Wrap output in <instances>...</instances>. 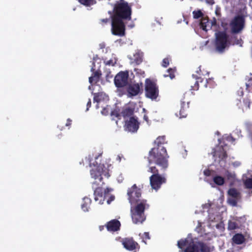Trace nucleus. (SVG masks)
Instances as JSON below:
<instances>
[{"instance_id":"nucleus-34","label":"nucleus","mask_w":252,"mask_h":252,"mask_svg":"<svg viewBox=\"0 0 252 252\" xmlns=\"http://www.w3.org/2000/svg\"><path fill=\"white\" fill-rule=\"evenodd\" d=\"M175 69L170 68L167 70V74H164L163 76L164 77H169L170 79H172L175 78Z\"/></svg>"},{"instance_id":"nucleus-46","label":"nucleus","mask_w":252,"mask_h":252,"mask_svg":"<svg viewBox=\"0 0 252 252\" xmlns=\"http://www.w3.org/2000/svg\"><path fill=\"white\" fill-rule=\"evenodd\" d=\"M111 115L114 116L117 118H120L121 116L120 114L117 111L115 110L111 112Z\"/></svg>"},{"instance_id":"nucleus-18","label":"nucleus","mask_w":252,"mask_h":252,"mask_svg":"<svg viewBox=\"0 0 252 252\" xmlns=\"http://www.w3.org/2000/svg\"><path fill=\"white\" fill-rule=\"evenodd\" d=\"M120 222L117 220H112L108 222L106 225L107 229L109 231L115 232L120 229Z\"/></svg>"},{"instance_id":"nucleus-16","label":"nucleus","mask_w":252,"mask_h":252,"mask_svg":"<svg viewBox=\"0 0 252 252\" xmlns=\"http://www.w3.org/2000/svg\"><path fill=\"white\" fill-rule=\"evenodd\" d=\"M122 244L124 247L129 251L135 250L139 248L138 244L132 238H126L123 240Z\"/></svg>"},{"instance_id":"nucleus-9","label":"nucleus","mask_w":252,"mask_h":252,"mask_svg":"<svg viewBox=\"0 0 252 252\" xmlns=\"http://www.w3.org/2000/svg\"><path fill=\"white\" fill-rule=\"evenodd\" d=\"M245 20L242 15L236 16L229 24L230 33H239L242 32L245 27Z\"/></svg>"},{"instance_id":"nucleus-19","label":"nucleus","mask_w":252,"mask_h":252,"mask_svg":"<svg viewBox=\"0 0 252 252\" xmlns=\"http://www.w3.org/2000/svg\"><path fill=\"white\" fill-rule=\"evenodd\" d=\"M140 91V86L139 84H133L129 85L127 91L128 96H133L137 95Z\"/></svg>"},{"instance_id":"nucleus-47","label":"nucleus","mask_w":252,"mask_h":252,"mask_svg":"<svg viewBox=\"0 0 252 252\" xmlns=\"http://www.w3.org/2000/svg\"><path fill=\"white\" fill-rule=\"evenodd\" d=\"M212 27L217 25V20L215 18H214L213 20L210 21Z\"/></svg>"},{"instance_id":"nucleus-51","label":"nucleus","mask_w":252,"mask_h":252,"mask_svg":"<svg viewBox=\"0 0 252 252\" xmlns=\"http://www.w3.org/2000/svg\"><path fill=\"white\" fill-rule=\"evenodd\" d=\"M215 13L217 16H220V9H217L215 11Z\"/></svg>"},{"instance_id":"nucleus-53","label":"nucleus","mask_w":252,"mask_h":252,"mask_svg":"<svg viewBox=\"0 0 252 252\" xmlns=\"http://www.w3.org/2000/svg\"><path fill=\"white\" fill-rule=\"evenodd\" d=\"M228 139L231 141L232 142H234L235 141V138H234L232 136H230L229 137H228Z\"/></svg>"},{"instance_id":"nucleus-25","label":"nucleus","mask_w":252,"mask_h":252,"mask_svg":"<svg viewBox=\"0 0 252 252\" xmlns=\"http://www.w3.org/2000/svg\"><path fill=\"white\" fill-rule=\"evenodd\" d=\"M245 240V237L242 234L237 233L232 237L233 242L237 245L243 244Z\"/></svg>"},{"instance_id":"nucleus-60","label":"nucleus","mask_w":252,"mask_h":252,"mask_svg":"<svg viewBox=\"0 0 252 252\" xmlns=\"http://www.w3.org/2000/svg\"><path fill=\"white\" fill-rule=\"evenodd\" d=\"M108 13L110 15H112V12L111 11H108Z\"/></svg>"},{"instance_id":"nucleus-52","label":"nucleus","mask_w":252,"mask_h":252,"mask_svg":"<svg viewBox=\"0 0 252 252\" xmlns=\"http://www.w3.org/2000/svg\"><path fill=\"white\" fill-rule=\"evenodd\" d=\"M207 29H211L212 28L211 24L210 23V21L208 20V23L207 24Z\"/></svg>"},{"instance_id":"nucleus-35","label":"nucleus","mask_w":252,"mask_h":252,"mask_svg":"<svg viewBox=\"0 0 252 252\" xmlns=\"http://www.w3.org/2000/svg\"><path fill=\"white\" fill-rule=\"evenodd\" d=\"M79 2L85 6H89L96 3L94 0H78Z\"/></svg>"},{"instance_id":"nucleus-31","label":"nucleus","mask_w":252,"mask_h":252,"mask_svg":"<svg viewBox=\"0 0 252 252\" xmlns=\"http://www.w3.org/2000/svg\"><path fill=\"white\" fill-rule=\"evenodd\" d=\"M213 181L218 186H222L224 183V179L220 176H216L213 178Z\"/></svg>"},{"instance_id":"nucleus-30","label":"nucleus","mask_w":252,"mask_h":252,"mask_svg":"<svg viewBox=\"0 0 252 252\" xmlns=\"http://www.w3.org/2000/svg\"><path fill=\"white\" fill-rule=\"evenodd\" d=\"M208 20L209 19L208 18L202 17L200 22V28L205 32L209 30V29H207V24L208 23Z\"/></svg>"},{"instance_id":"nucleus-27","label":"nucleus","mask_w":252,"mask_h":252,"mask_svg":"<svg viewBox=\"0 0 252 252\" xmlns=\"http://www.w3.org/2000/svg\"><path fill=\"white\" fill-rule=\"evenodd\" d=\"M83 201L84 203L81 205L82 209L84 211L87 212L89 210V208L92 200L90 198L85 197L83 199Z\"/></svg>"},{"instance_id":"nucleus-40","label":"nucleus","mask_w":252,"mask_h":252,"mask_svg":"<svg viewBox=\"0 0 252 252\" xmlns=\"http://www.w3.org/2000/svg\"><path fill=\"white\" fill-rule=\"evenodd\" d=\"M225 175L228 180H233L235 178V175L228 171H226Z\"/></svg>"},{"instance_id":"nucleus-5","label":"nucleus","mask_w":252,"mask_h":252,"mask_svg":"<svg viewBox=\"0 0 252 252\" xmlns=\"http://www.w3.org/2000/svg\"><path fill=\"white\" fill-rule=\"evenodd\" d=\"M149 208V205L146 199H142L137 204L131 205L130 212L133 222L135 224L142 223L146 220L144 211Z\"/></svg>"},{"instance_id":"nucleus-61","label":"nucleus","mask_w":252,"mask_h":252,"mask_svg":"<svg viewBox=\"0 0 252 252\" xmlns=\"http://www.w3.org/2000/svg\"><path fill=\"white\" fill-rule=\"evenodd\" d=\"M91 71H94V68H93V67H92V68H91Z\"/></svg>"},{"instance_id":"nucleus-33","label":"nucleus","mask_w":252,"mask_h":252,"mask_svg":"<svg viewBox=\"0 0 252 252\" xmlns=\"http://www.w3.org/2000/svg\"><path fill=\"white\" fill-rule=\"evenodd\" d=\"M133 56V63L138 65L142 62V58L139 53H136Z\"/></svg>"},{"instance_id":"nucleus-39","label":"nucleus","mask_w":252,"mask_h":252,"mask_svg":"<svg viewBox=\"0 0 252 252\" xmlns=\"http://www.w3.org/2000/svg\"><path fill=\"white\" fill-rule=\"evenodd\" d=\"M141 238L142 239V241L146 244V241L150 239L149 233L147 232H144L141 236Z\"/></svg>"},{"instance_id":"nucleus-37","label":"nucleus","mask_w":252,"mask_h":252,"mask_svg":"<svg viewBox=\"0 0 252 252\" xmlns=\"http://www.w3.org/2000/svg\"><path fill=\"white\" fill-rule=\"evenodd\" d=\"M192 14L194 19H198L201 17L202 18L203 16V14L200 10L193 11L192 12Z\"/></svg>"},{"instance_id":"nucleus-14","label":"nucleus","mask_w":252,"mask_h":252,"mask_svg":"<svg viewBox=\"0 0 252 252\" xmlns=\"http://www.w3.org/2000/svg\"><path fill=\"white\" fill-rule=\"evenodd\" d=\"M140 123L138 121L137 118L131 117L129 120L125 122V129L126 131L134 133L137 132L139 129Z\"/></svg>"},{"instance_id":"nucleus-44","label":"nucleus","mask_w":252,"mask_h":252,"mask_svg":"<svg viewBox=\"0 0 252 252\" xmlns=\"http://www.w3.org/2000/svg\"><path fill=\"white\" fill-rule=\"evenodd\" d=\"M110 21L109 18H105V19H101L100 20L99 23L102 25H104L105 24H106L109 21Z\"/></svg>"},{"instance_id":"nucleus-58","label":"nucleus","mask_w":252,"mask_h":252,"mask_svg":"<svg viewBox=\"0 0 252 252\" xmlns=\"http://www.w3.org/2000/svg\"><path fill=\"white\" fill-rule=\"evenodd\" d=\"M105 193H106L107 192H108L109 191V189L108 188H107L105 190Z\"/></svg>"},{"instance_id":"nucleus-23","label":"nucleus","mask_w":252,"mask_h":252,"mask_svg":"<svg viewBox=\"0 0 252 252\" xmlns=\"http://www.w3.org/2000/svg\"><path fill=\"white\" fill-rule=\"evenodd\" d=\"M165 140V137L164 136H159L155 141V143L157 145L156 147L154 148H157L159 150V153H160L162 148L166 149L164 147L161 145L164 144Z\"/></svg>"},{"instance_id":"nucleus-15","label":"nucleus","mask_w":252,"mask_h":252,"mask_svg":"<svg viewBox=\"0 0 252 252\" xmlns=\"http://www.w3.org/2000/svg\"><path fill=\"white\" fill-rule=\"evenodd\" d=\"M128 73L127 71H120L115 77L114 83L117 88L126 86L127 84Z\"/></svg>"},{"instance_id":"nucleus-57","label":"nucleus","mask_w":252,"mask_h":252,"mask_svg":"<svg viewBox=\"0 0 252 252\" xmlns=\"http://www.w3.org/2000/svg\"><path fill=\"white\" fill-rule=\"evenodd\" d=\"M208 2L209 3H210V4H213V3H214V0H210V1H208Z\"/></svg>"},{"instance_id":"nucleus-43","label":"nucleus","mask_w":252,"mask_h":252,"mask_svg":"<svg viewBox=\"0 0 252 252\" xmlns=\"http://www.w3.org/2000/svg\"><path fill=\"white\" fill-rule=\"evenodd\" d=\"M213 172V170H210L209 169H207L204 171L203 173L205 176L209 177L211 175Z\"/></svg>"},{"instance_id":"nucleus-55","label":"nucleus","mask_w":252,"mask_h":252,"mask_svg":"<svg viewBox=\"0 0 252 252\" xmlns=\"http://www.w3.org/2000/svg\"><path fill=\"white\" fill-rule=\"evenodd\" d=\"M144 119L146 121L148 122V116H147V115H145L144 116Z\"/></svg>"},{"instance_id":"nucleus-56","label":"nucleus","mask_w":252,"mask_h":252,"mask_svg":"<svg viewBox=\"0 0 252 252\" xmlns=\"http://www.w3.org/2000/svg\"><path fill=\"white\" fill-rule=\"evenodd\" d=\"M117 160H118L119 161H120L121 160V157L120 156H118L117 157Z\"/></svg>"},{"instance_id":"nucleus-36","label":"nucleus","mask_w":252,"mask_h":252,"mask_svg":"<svg viewBox=\"0 0 252 252\" xmlns=\"http://www.w3.org/2000/svg\"><path fill=\"white\" fill-rule=\"evenodd\" d=\"M238 228V225L236 221L229 220L228 223V229L230 230H235Z\"/></svg>"},{"instance_id":"nucleus-4","label":"nucleus","mask_w":252,"mask_h":252,"mask_svg":"<svg viewBox=\"0 0 252 252\" xmlns=\"http://www.w3.org/2000/svg\"><path fill=\"white\" fill-rule=\"evenodd\" d=\"M196 72L197 75L192 74V78L189 79V82L191 90H197L199 89V83L202 84L205 88H207L208 86L211 88L213 86L210 85V84L214 83L212 79L210 78L208 79H206L204 81V79L202 78V76L209 74V72L204 68H202V66L200 65L198 67Z\"/></svg>"},{"instance_id":"nucleus-2","label":"nucleus","mask_w":252,"mask_h":252,"mask_svg":"<svg viewBox=\"0 0 252 252\" xmlns=\"http://www.w3.org/2000/svg\"><path fill=\"white\" fill-rule=\"evenodd\" d=\"M177 245L181 249L187 247L185 252H211V248L208 245L202 241L194 243L192 239H182L178 241Z\"/></svg>"},{"instance_id":"nucleus-11","label":"nucleus","mask_w":252,"mask_h":252,"mask_svg":"<svg viewBox=\"0 0 252 252\" xmlns=\"http://www.w3.org/2000/svg\"><path fill=\"white\" fill-rule=\"evenodd\" d=\"M127 194L131 205L137 204L142 201V200L140 199L141 196V190L140 189L137 187L136 184H134L127 189Z\"/></svg>"},{"instance_id":"nucleus-48","label":"nucleus","mask_w":252,"mask_h":252,"mask_svg":"<svg viewBox=\"0 0 252 252\" xmlns=\"http://www.w3.org/2000/svg\"><path fill=\"white\" fill-rule=\"evenodd\" d=\"M72 120L69 118L67 119L65 126H69L71 125Z\"/></svg>"},{"instance_id":"nucleus-12","label":"nucleus","mask_w":252,"mask_h":252,"mask_svg":"<svg viewBox=\"0 0 252 252\" xmlns=\"http://www.w3.org/2000/svg\"><path fill=\"white\" fill-rule=\"evenodd\" d=\"M151 170L153 175L150 177V184L152 189L158 190L162 184L166 182V179L164 177L158 174L157 170H154L155 168H152Z\"/></svg>"},{"instance_id":"nucleus-50","label":"nucleus","mask_w":252,"mask_h":252,"mask_svg":"<svg viewBox=\"0 0 252 252\" xmlns=\"http://www.w3.org/2000/svg\"><path fill=\"white\" fill-rule=\"evenodd\" d=\"M115 199V197L114 196H111L109 199H108L107 202V203L108 204H110L111 203V202L113 200H114Z\"/></svg>"},{"instance_id":"nucleus-24","label":"nucleus","mask_w":252,"mask_h":252,"mask_svg":"<svg viewBox=\"0 0 252 252\" xmlns=\"http://www.w3.org/2000/svg\"><path fill=\"white\" fill-rule=\"evenodd\" d=\"M213 156H218L221 160L225 159L227 157L226 152L223 148H220L219 151H214Z\"/></svg>"},{"instance_id":"nucleus-42","label":"nucleus","mask_w":252,"mask_h":252,"mask_svg":"<svg viewBox=\"0 0 252 252\" xmlns=\"http://www.w3.org/2000/svg\"><path fill=\"white\" fill-rule=\"evenodd\" d=\"M104 62L106 65L111 66H114L116 63V61L112 59L109 60L108 61H105Z\"/></svg>"},{"instance_id":"nucleus-62","label":"nucleus","mask_w":252,"mask_h":252,"mask_svg":"<svg viewBox=\"0 0 252 252\" xmlns=\"http://www.w3.org/2000/svg\"><path fill=\"white\" fill-rule=\"evenodd\" d=\"M138 70V69H135V71H137Z\"/></svg>"},{"instance_id":"nucleus-22","label":"nucleus","mask_w":252,"mask_h":252,"mask_svg":"<svg viewBox=\"0 0 252 252\" xmlns=\"http://www.w3.org/2000/svg\"><path fill=\"white\" fill-rule=\"evenodd\" d=\"M101 75V71L100 70H97L94 72L92 76L89 77L90 83L93 84L97 83L99 81Z\"/></svg>"},{"instance_id":"nucleus-13","label":"nucleus","mask_w":252,"mask_h":252,"mask_svg":"<svg viewBox=\"0 0 252 252\" xmlns=\"http://www.w3.org/2000/svg\"><path fill=\"white\" fill-rule=\"evenodd\" d=\"M104 184L103 182L100 185L97 184L96 181L93 183V188L94 189V200L95 201H98L99 204H102L105 200V196L103 193L102 185Z\"/></svg>"},{"instance_id":"nucleus-17","label":"nucleus","mask_w":252,"mask_h":252,"mask_svg":"<svg viewBox=\"0 0 252 252\" xmlns=\"http://www.w3.org/2000/svg\"><path fill=\"white\" fill-rule=\"evenodd\" d=\"M230 35H228V43L229 46L232 45H239L241 47L242 46L243 41L241 36H238L237 33H230Z\"/></svg>"},{"instance_id":"nucleus-3","label":"nucleus","mask_w":252,"mask_h":252,"mask_svg":"<svg viewBox=\"0 0 252 252\" xmlns=\"http://www.w3.org/2000/svg\"><path fill=\"white\" fill-rule=\"evenodd\" d=\"M131 7L128 3L124 0H120L115 3L111 17L128 21L131 20Z\"/></svg>"},{"instance_id":"nucleus-32","label":"nucleus","mask_w":252,"mask_h":252,"mask_svg":"<svg viewBox=\"0 0 252 252\" xmlns=\"http://www.w3.org/2000/svg\"><path fill=\"white\" fill-rule=\"evenodd\" d=\"M103 99V94L102 93H97L94 94V102H99Z\"/></svg>"},{"instance_id":"nucleus-1","label":"nucleus","mask_w":252,"mask_h":252,"mask_svg":"<svg viewBox=\"0 0 252 252\" xmlns=\"http://www.w3.org/2000/svg\"><path fill=\"white\" fill-rule=\"evenodd\" d=\"M167 155L166 150L161 149L160 153L157 148H152L149 153L148 159L149 164L155 163L156 166H151L148 171L152 173V168H155V171L157 170L158 174L163 172L168 166L167 160L166 158Z\"/></svg>"},{"instance_id":"nucleus-26","label":"nucleus","mask_w":252,"mask_h":252,"mask_svg":"<svg viewBox=\"0 0 252 252\" xmlns=\"http://www.w3.org/2000/svg\"><path fill=\"white\" fill-rule=\"evenodd\" d=\"M134 113V108H131L130 107H126L124 108L121 114L123 117H131V116Z\"/></svg>"},{"instance_id":"nucleus-29","label":"nucleus","mask_w":252,"mask_h":252,"mask_svg":"<svg viewBox=\"0 0 252 252\" xmlns=\"http://www.w3.org/2000/svg\"><path fill=\"white\" fill-rule=\"evenodd\" d=\"M228 194L229 196L235 199H238L240 196V193L235 188H231L228 191Z\"/></svg>"},{"instance_id":"nucleus-21","label":"nucleus","mask_w":252,"mask_h":252,"mask_svg":"<svg viewBox=\"0 0 252 252\" xmlns=\"http://www.w3.org/2000/svg\"><path fill=\"white\" fill-rule=\"evenodd\" d=\"M252 102L250 99V96L249 95H246V97L243 99V104H241V102L240 100H239L237 103V105L240 108H242L244 109V108L246 109H250V105Z\"/></svg>"},{"instance_id":"nucleus-20","label":"nucleus","mask_w":252,"mask_h":252,"mask_svg":"<svg viewBox=\"0 0 252 252\" xmlns=\"http://www.w3.org/2000/svg\"><path fill=\"white\" fill-rule=\"evenodd\" d=\"M189 108V102L186 103L185 101H182L181 103V108L179 112L176 114L177 116L179 117L180 118H185L187 116L188 110Z\"/></svg>"},{"instance_id":"nucleus-7","label":"nucleus","mask_w":252,"mask_h":252,"mask_svg":"<svg viewBox=\"0 0 252 252\" xmlns=\"http://www.w3.org/2000/svg\"><path fill=\"white\" fill-rule=\"evenodd\" d=\"M145 94L147 98H150L152 100H157L159 95V90L158 85L155 81L150 79H146Z\"/></svg>"},{"instance_id":"nucleus-45","label":"nucleus","mask_w":252,"mask_h":252,"mask_svg":"<svg viewBox=\"0 0 252 252\" xmlns=\"http://www.w3.org/2000/svg\"><path fill=\"white\" fill-rule=\"evenodd\" d=\"M237 94L240 96H242L244 95V91L243 89L242 88H240L237 91Z\"/></svg>"},{"instance_id":"nucleus-6","label":"nucleus","mask_w":252,"mask_h":252,"mask_svg":"<svg viewBox=\"0 0 252 252\" xmlns=\"http://www.w3.org/2000/svg\"><path fill=\"white\" fill-rule=\"evenodd\" d=\"M214 47L216 52L222 53L229 47L228 35L225 31H218L215 33Z\"/></svg>"},{"instance_id":"nucleus-10","label":"nucleus","mask_w":252,"mask_h":252,"mask_svg":"<svg viewBox=\"0 0 252 252\" xmlns=\"http://www.w3.org/2000/svg\"><path fill=\"white\" fill-rule=\"evenodd\" d=\"M109 170L104 164H99L94 166L90 171L91 177L94 180L98 179L100 182H101L103 179L102 176L109 177L110 175L108 172Z\"/></svg>"},{"instance_id":"nucleus-49","label":"nucleus","mask_w":252,"mask_h":252,"mask_svg":"<svg viewBox=\"0 0 252 252\" xmlns=\"http://www.w3.org/2000/svg\"><path fill=\"white\" fill-rule=\"evenodd\" d=\"M91 99H89V101H88L87 104L86 110L88 111L89 110V108L91 107Z\"/></svg>"},{"instance_id":"nucleus-54","label":"nucleus","mask_w":252,"mask_h":252,"mask_svg":"<svg viewBox=\"0 0 252 252\" xmlns=\"http://www.w3.org/2000/svg\"><path fill=\"white\" fill-rule=\"evenodd\" d=\"M231 203L233 204V205H236V203H237V202L235 200H232L231 201Z\"/></svg>"},{"instance_id":"nucleus-59","label":"nucleus","mask_w":252,"mask_h":252,"mask_svg":"<svg viewBox=\"0 0 252 252\" xmlns=\"http://www.w3.org/2000/svg\"><path fill=\"white\" fill-rule=\"evenodd\" d=\"M99 228H100V230H101L103 228V226H100Z\"/></svg>"},{"instance_id":"nucleus-28","label":"nucleus","mask_w":252,"mask_h":252,"mask_svg":"<svg viewBox=\"0 0 252 252\" xmlns=\"http://www.w3.org/2000/svg\"><path fill=\"white\" fill-rule=\"evenodd\" d=\"M246 80V90L249 92H251L252 91V74H250L249 76H247Z\"/></svg>"},{"instance_id":"nucleus-38","label":"nucleus","mask_w":252,"mask_h":252,"mask_svg":"<svg viewBox=\"0 0 252 252\" xmlns=\"http://www.w3.org/2000/svg\"><path fill=\"white\" fill-rule=\"evenodd\" d=\"M244 185L247 189H252V178H248L244 182Z\"/></svg>"},{"instance_id":"nucleus-41","label":"nucleus","mask_w":252,"mask_h":252,"mask_svg":"<svg viewBox=\"0 0 252 252\" xmlns=\"http://www.w3.org/2000/svg\"><path fill=\"white\" fill-rule=\"evenodd\" d=\"M162 66L164 67H167L169 64V60L168 58H164L162 61Z\"/></svg>"},{"instance_id":"nucleus-8","label":"nucleus","mask_w":252,"mask_h":252,"mask_svg":"<svg viewBox=\"0 0 252 252\" xmlns=\"http://www.w3.org/2000/svg\"><path fill=\"white\" fill-rule=\"evenodd\" d=\"M111 18V32L113 35L124 36L126 34V20L113 17Z\"/></svg>"}]
</instances>
